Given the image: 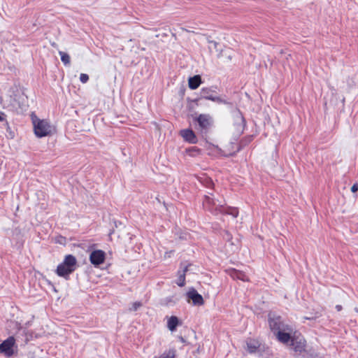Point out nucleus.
<instances>
[{
	"mask_svg": "<svg viewBox=\"0 0 358 358\" xmlns=\"http://www.w3.org/2000/svg\"><path fill=\"white\" fill-rule=\"evenodd\" d=\"M213 194L208 193L206 195L203 201V207L215 215L219 213L230 215L236 218L238 215V210L236 208L224 206L220 201L212 197Z\"/></svg>",
	"mask_w": 358,
	"mask_h": 358,
	"instance_id": "f257e3e1",
	"label": "nucleus"
},
{
	"mask_svg": "<svg viewBox=\"0 0 358 358\" xmlns=\"http://www.w3.org/2000/svg\"><path fill=\"white\" fill-rule=\"evenodd\" d=\"M31 121L34 127V134L38 138L50 136L52 134L53 127L47 120H41L36 115H31Z\"/></svg>",
	"mask_w": 358,
	"mask_h": 358,
	"instance_id": "f03ea898",
	"label": "nucleus"
},
{
	"mask_svg": "<svg viewBox=\"0 0 358 358\" xmlns=\"http://www.w3.org/2000/svg\"><path fill=\"white\" fill-rule=\"evenodd\" d=\"M76 258L72 255H68L65 257L63 262L57 266L56 273L59 276L67 279L69 275L76 270Z\"/></svg>",
	"mask_w": 358,
	"mask_h": 358,
	"instance_id": "7ed1b4c3",
	"label": "nucleus"
},
{
	"mask_svg": "<svg viewBox=\"0 0 358 358\" xmlns=\"http://www.w3.org/2000/svg\"><path fill=\"white\" fill-rule=\"evenodd\" d=\"M268 322L274 335L282 330H291L290 327L283 322L281 317L274 313L268 314Z\"/></svg>",
	"mask_w": 358,
	"mask_h": 358,
	"instance_id": "20e7f679",
	"label": "nucleus"
},
{
	"mask_svg": "<svg viewBox=\"0 0 358 358\" xmlns=\"http://www.w3.org/2000/svg\"><path fill=\"white\" fill-rule=\"evenodd\" d=\"M199 129L202 134H206L213 124V119L208 114H201L197 118Z\"/></svg>",
	"mask_w": 358,
	"mask_h": 358,
	"instance_id": "39448f33",
	"label": "nucleus"
},
{
	"mask_svg": "<svg viewBox=\"0 0 358 358\" xmlns=\"http://www.w3.org/2000/svg\"><path fill=\"white\" fill-rule=\"evenodd\" d=\"M15 340L13 336H9L0 344V353H3L6 356H12L13 354V347Z\"/></svg>",
	"mask_w": 358,
	"mask_h": 358,
	"instance_id": "423d86ee",
	"label": "nucleus"
},
{
	"mask_svg": "<svg viewBox=\"0 0 358 358\" xmlns=\"http://www.w3.org/2000/svg\"><path fill=\"white\" fill-rule=\"evenodd\" d=\"M106 253L101 250H96L91 252L90 260L92 264L99 266L104 262Z\"/></svg>",
	"mask_w": 358,
	"mask_h": 358,
	"instance_id": "0eeeda50",
	"label": "nucleus"
},
{
	"mask_svg": "<svg viewBox=\"0 0 358 358\" xmlns=\"http://www.w3.org/2000/svg\"><path fill=\"white\" fill-rule=\"evenodd\" d=\"M236 122L234 124V129L236 131L237 135H241L243 134L245 127V120L242 114L239 110L237 111L235 115Z\"/></svg>",
	"mask_w": 358,
	"mask_h": 358,
	"instance_id": "6e6552de",
	"label": "nucleus"
},
{
	"mask_svg": "<svg viewBox=\"0 0 358 358\" xmlns=\"http://www.w3.org/2000/svg\"><path fill=\"white\" fill-rule=\"evenodd\" d=\"M189 266H191L190 264H185L183 263L180 264V268L178 271V279L176 281V284L179 287H183L185 285V275L188 271Z\"/></svg>",
	"mask_w": 358,
	"mask_h": 358,
	"instance_id": "1a4fd4ad",
	"label": "nucleus"
},
{
	"mask_svg": "<svg viewBox=\"0 0 358 358\" xmlns=\"http://www.w3.org/2000/svg\"><path fill=\"white\" fill-rule=\"evenodd\" d=\"M187 296L189 299L192 300L193 304L195 306H201L204 303L202 296L194 288L187 292Z\"/></svg>",
	"mask_w": 358,
	"mask_h": 358,
	"instance_id": "9d476101",
	"label": "nucleus"
},
{
	"mask_svg": "<svg viewBox=\"0 0 358 358\" xmlns=\"http://www.w3.org/2000/svg\"><path fill=\"white\" fill-rule=\"evenodd\" d=\"M180 136L183 138V139L192 144H195L197 143V137L195 135L194 132L190 129H182L180 131Z\"/></svg>",
	"mask_w": 358,
	"mask_h": 358,
	"instance_id": "9b49d317",
	"label": "nucleus"
},
{
	"mask_svg": "<svg viewBox=\"0 0 358 358\" xmlns=\"http://www.w3.org/2000/svg\"><path fill=\"white\" fill-rule=\"evenodd\" d=\"M291 345L296 352L302 353L305 351L306 341L302 338H293Z\"/></svg>",
	"mask_w": 358,
	"mask_h": 358,
	"instance_id": "f8f14e48",
	"label": "nucleus"
},
{
	"mask_svg": "<svg viewBox=\"0 0 358 358\" xmlns=\"http://www.w3.org/2000/svg\"><path fill=\"white\" fill-rule=\"evenodd\" d=\"M291 330H282L280 331H278L277 334H275V336L277 339L282 343H287L289 341H291V336L289 332L287 331H291Z\"/></svg>",
	"mask_w": 358,
	"mask_h": 358,
	"instance_id": "ddd939ff",
	"label": "nucleus"
},
{
	"mask_svg": "<svg viewBox=\"0 0 358 358\" xmlns=\"http://www.w3.org/2000/svg\"><path fill=\"white\" fill-rule=\"evenodd\" d=\"M209 43H211L214 45V47L216 49V50L218 52L219 51V53L217 55V57H223V56H226L228 59L229 61H231V59H232V55L231 54V50L229 48H227L225 50H219L217 49V46H218V43H217L216 41H209Z\"/></svg>",
	"mask_w": 358,
	"mask_h": 358,
	"instance_id": "4468645a",
	"label": "nucleus"
},
{
	"mask_svg": "<svg viewBox=\"0 0 358 358\" xmlns=\"http://www.w3.org/2000/svg\"><path fill=\"white\" fill-rule=\"evenodd\" d=\"M201 83V78L199 75H196L193 77H190L188 80L189 87L191 90L197 89Z\"/></svg>",
	"mask_w": 358,
	"mask_h": 358,
	"instance_id": "2eb2a0df",
	"label": "nucleus"
},
{
	"mask_svg": "<svg viewBox=\"0 0 358 358\" xmlns=\"http://www.w3.org/2000/svg\"><path fill=\"white\" fill-rule=\"evenodd\" d=\"M179 324H180V322L176 316H171L169 318L167 327L170 331H174Z\"/></svg>",
	"mask_w": 358,
	"mask_h": 358,
	"instance_id": "dca6fc26",
	"label": "nucleus"
},
{
	"mask_svg": "<svg viewBox=\"0 0 358 358\" xmlns=\"http://www.w3.org/2000/svg\"><path fill=\"white\" fill-rule=\"evenodd\" d=\"M231 276L234 279L241 280L242 281H248V277L243 271L233 269L230 273Z\"/></svg>",
	"mask_w": 358,
	"mask_h": 358,
	"instance_id": "f3484780",
	"label": "nucleus"
},
{
	"mask_svg": "<svg viewBox=\"0 0 358 358\" xmlns=\"http://www.w3.org/2000/svg\"><path fill=\"white\" fill-rule=\"evenodd\" d=\"M213 93V91L212 90L211 88L203 87L201 90L200 94L202 98L210 100V97L213 98L214 96Z\"/></svg>",
	"mask_w": 358,
	"mask_h": 358,
	"instance_id": "a211bd4d",
	"label": "nucleus"
},
{
	"mask_svg": "<svg viewBox=\"0 0 358 358\" xmlns=\"http://www.w3.org/2000/svg\"><path fill=\"white\" fill-rule=\"evenodd\" d=\"M259 347L258 343L254 341L247 342V350L250 353H254L257 351Z\"/></svg>",
	"mask_w": 358,
	"mask_h": 358,
	"instance_id": "6ab92c4d",
	"label": "nucleus"
},
{
	"mask_svg": "<svg viewBox=\"0 0 358 358\" xmlns=\"http://www.w3.org/2000/svg\"><path fill=\"white\" fill-rule=\"evenodd\" d=\"M176 357V351L173 349H170L167 351L164 352L159 356H155L153 358H175Z\"/></svg>",
	"mask_w": 358,
	"mask_h": 358,
	"instance_id": "aec40b11",
	"label": "nucleus"
},
{
	"mask_svg": "<svg viewBox=\"0 0 358 358\" xmlns=\"http://www.w3.org/2000/svg\"><path fill=\"white\" fill-rule=\"evenodd\" d=\"M59 55L61 57V61L64 64V66H69L71 63L70 56L68 53L63 52V51H59Z\"/></svg>",
	"mask_w": 358,
	"mask_h": 358,
	"instance_id": "412c9836",
	"label": "nucleus"
},
{
	"mask_svg": "<svg viewBox=\"0 0 358 358\" xmlns=\"http://www.w3.org/2000/svg\"><path fill=\"white\" fill-rule=\"evenodd\" d=\"M185 152L191 157H196L200 154L201 150L196 146H192L187 148Z\"/></svg>",
	"mask_w": 358,
	"mask_h": 358,
	"instance_id": "4be33fe9",
	"label": "nucleus"
},
{
	"mask_svg": "<svg viewBox=\"0 0 358 358\" xmlns=\"http://www.w3.org/2000/svg\"><path fill=\"white\" fill-rule=\"evenodd\" d=\"M210 100L213 101L214 102L218 103H223V104H227V105L231 104L230 102H229L227 100L223 99L221 97L217 96H213V98L210 97Z\"/></svg>",
	"mask_w": 358,
	"mask_h": 358,
	"instance_id": "5701e85b",
	"label": "nucleus"
},
{
	"mask_svg": "<svg viewBox=\"0 0 358 358\" xmlns=\"http://www.w3.org/2000/svg\"><path fill=\"white\" fill-rule=\"evenodd\" d=\"M141 306H142L141 302H140V301L134 302L131 305V307L129 308V310L130 311H136Z\"/></svg>",
	"mask_w": 358,
	"mask_h": 358,
	"instance_id": "b1692460",
	"label": "nucleus"
},
{
	"mask_svg": "<svg viewBox=\"0 0 358 358\" xmlns=\"http://www.w3.org/2000/svg\"><path fill=\"white\" fill-rule=\"evenodd\" d=\"M80 80L83 83H86L89 80V76L85 73H81L80 76Z\"/></svg>",
	"mask_w": 358,
	"mask_h": 358,
	"instance_id": "393cba45",
	"label": "nucleus"
},
{
	"mask_svg": "<svg viewBox=\"0 0 358 358\" xmlns=\"http://www.w3.org/2000/svg\"><path fill=\"white\" fill-rule=\"evenodd\" d=\"M173 252H174L173 250H170V251L166 252L164 254V258H170L171 257V255L173 254Z\"/></svg>",
	"mask_w": 358,
	"mask_h": 358,
	"instance_id": "a878e982",
	"label": "nucleus"
},
{
	"mask_svg": "<svg viewBox=\"0 0 358 358\" xmlns=\"http://www.w3.org/2000/svg\"><path fill=\"white\" fill-rule=\"evenodd\" d=\"M351 191L352 192H356L358 191V183H355L352 187H351Z\"/></svg>",
	"mask_w": 358,
	"mask_h": 358,
	"instance_id": "bb28decb",
	"label": "nucleus"
},
{
	"mask_svg": "<svg viewBox=\"0 0 358 358\" xmlns=\"http://www.w3.org/2000/svg\"><path fill=\"white\" fill-rule=\"evenodd\" d=\"M65 241H66V239L63 236L59 237L58 240H57V243H61V244L64 243Z\"/></svg>",
	"mask_w": 358,
	"mask_h": 358,
	"instance_id": "cd10ccee",
	"label": "nucleus"
},
{
	"mask_svg": "<svg viewBox=\"0 0 358 358\" xmlns=\"http://www.w3.org/2000/svg\"><path fill=\"white\" fill-rule=\"evenodd\" d=\"M316 318H317L316 316H315V317H304L303 320H315Z\"/></svg>",
	"mask_w": 358,
	"mask_h": 358,
	"instance_id": "c85d7f7f",
	"label": "nucleus"
},
{
	"mask_svg": "<svg viewBox=\"0 0 358 358\" xmlns=\"http://www.w3.org/2000/svg\"><path fill=\"white\" fill-rule=\"evenodd\" d=\"M335 308H336L337 311H341L342 310V306L341 305H336Z\"/></svg>",
	"mask_w": 358,
	"mask_h": 358,
	"instance_id": "c756f323",
	"label": "nucleus"
},
{
	"mask_svg": "<svg viewBox=\"0 0 358 358\" xmlns=\"http://www.w3.org/2000/svg\"><path fill=\"white\" fill-rule=\"evenodd\" d=\"M3 115H4V114L3 113H1L0 114V121H3L4 120Z\"/></svg>",
	"mask_w": 358,
	"mask_h": 358,
	"instance_id": "7c9ffc66",
	"label": "nucleus"
}]
</instances>
